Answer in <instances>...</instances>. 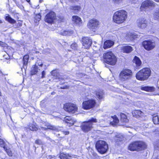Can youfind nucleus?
I'll list each match as a JSON object with an SVG mask.
<instances>
[{"label":"nucleus","mask_w":159,"mask_h":159,"mask_svg":"<svg viewBox=\"0 0 159 159\" xmlns=\"http://www.w3.org/2000/svg\"><path fill=\"white\" fill-rule=\"evenodd\" d=\"M114 43L111 40H106L104 42L103 48L104 49H106L111 48L113 45Z\"/></svg>","instance_id":"26"},{"label":"nucleus","mask_w":159,"mask_h":159,"mask_svg":"<svg viewBox=\"0 0 159 159\" xmlns=\"http://www.w3.org/2000/svg\"><path fill=\"white\" fill-rule=\"evenodd\" d=\"M39 52H36V53H38Z\"/></svg>","instance_id":"64"},{"label":"nucleus","mask_w":159,"mask_h":159,"mask_svg":"<svg viewBox=\"0 0 159 159\" xmlns=\"http://www.w3.org/2000/svg\"><path fill=\"white\" fill-rule=\"evenodd\" d=\"M4 150L7 153V155L10 157H12L13 156V153L10 148H7V147L4 149Z\"/></svg>","instance_id":"37"},{"label":"nucleus","mask_w":159,"mask_h":159,"mask_svg":"<svg viewBox=\"0 0 159 159\" xmlns=\"http://www.w3.org/2000/svg\"><path fill=\"white\" fill-rule=\"evenodd\" d=\"M147 148V145L144 142L140 141H135L129 144L128 150L131 151H139L144 150Z\"/></svg>","instance_id":"2"},{"label":"nucleus","mask_w":159,"mask_h":159,"mask_svg":"<svg viewBox=\"0 0 159 159\" xmlns=\"http://www.w3.org/2000/svg\"><path fill=\"white\" fill-rule=\"evenodd\" d=\"M51 75L55 79H60V75L59 73L57 71V70L55 69L52 70L51 72Z\"/></svg>","instance_id":"31"},{"label":"nucleus","mask_w":159,"mask_h":159,"mask_svg":"<svg viewBox=\"0 0 159 159\" xmlns=\"http://www.w3.org/2000/svg\"><path fill=\"white\" fill-rule=\"evenodd\" d=\"M97 151L100 154L106 153L108 150V146L106 142L102 140L97 141L95 145Z\"/></svg>","instance_id":"7"},{"label":"nucleus","mask_w":159,"mask_h":159,"mask_svg":"<svg viewBox=\"0 0 159 159\" xmlns=\"http://www.w3.org/2000/svg\"><path fill=\"white\" fill-rule=\"evenodd\" d=\"M41 18V16L40 13L36 14L34 17V20L35 22L40 20Z\"/></svg>","instance_id":"42"},{"label":"nucleus","mask_w":159,"mask_h":159,"mask_svg":"<svg viewBox=\"0 0 159 159\" xmlns=\"http://www.w3.org/2000/svg\"><path fill=\"white\" fill-rule=\"evenodd\" d=\"M4 75V74L2 72L1 70H0V76H2Z\"/></svg>","instance_id":"53"},{"label":"nucleus","mask_w":159,"mask_h":159,"mask_svg":"<svg viewBox=\"0 0 159 159\" xmlns=\"http://www.w3.org/2000/svg\"><path fill=\"white\" fill-rule=\"evenodd\" d=\"M35 144L39 145L43 144L42 141L39 139H36L35 141Z\"/></svg>","instance_id":"48"},{"label":"nucleus","mask_w":159,"mask_h":159,"mask_svg":"<svg viewBox=\"0 0 159 159\" xmlns=\"http://www.w3.org/2000/svg\"><path fill=\"white\" fill-rule=\"evenodd\" d=\"M0 146L3 148L4 149L7 147L5 142L3 139L1 138H0Z\"/></svg>","instance_id":"41"},{"label":"nucleus","mask_w":159,"mask_h":159,"mask_svg":"<svg viewBox=\"0 0 159 159\" xmlns=\"http://www.w3.org/2000/svg\"><path fill=\"white\" fill-rule=\"evenodd\" d=\"M123 0H112L113 2L115 4H119Z\"/></svg>","instance_id":"49"},{"label":"nucleus","mask_w":159,"mask_h":159,"mask_svg":"<svg viewBox=\"0 0 159 159\" xmlns=\"http://www.w3.org/2000/svg\"><path fill=\"white\" fill-rule=\"evenodd\" d=\"M96 105V102L95 99H89L84 101L82 103V108L85 110H89L93 109Z\"/></svg>","instance_id":"9"},{"label":"nucleus","mask_w":159,"mask_h":159,"mask_svg":"<svg viewBox=\"0 0 159 159\" xmlns=\"http://www.w3.org/2000/svg\"><path fill=\"white\" fill-rule=\"evenodd\" d=\"M153 16L155 20L159 21V8L155 11L153 14Z\"/></svg>","instance_id":"36"},{"label":"nucleus","mask_w":159,"mask_h":159,"mask_svg":"<svg viewBox=\"0 0 159 159\" xmlns=\"http://www.w3.org/2000/svg\"><path fill=\"white\" fill-rule=\"evenodd\" d=\"M56 93L55 92H52L51 93V94L53 95L55 94Z\"/></svg>","instance_id":"57"},{"label":"nucleus","mask_w":159,"mask_h":159,"mask_svg":"<svg viewBox=\"0 0 159 159\" xmlns=\"http://www.w3.org/2000/svg\"><path fill=\"white\" fill-rule=\"evenodd\" d=\"M100 22L97 19L93 18L89 20L87 24L88 28L93 32L99 29Z\"/></svg>","instance_id":"8"},{"label":"nucleus","mask_w":159,"mask_h":159,"mask_svg":"<svg viewBox=\"0 0 159 159\" xmlns=\"http://www.w3.org/2000/svg\"><path fill=\"white\" fill-rule=\"evenodd\" d=\"M97 120L96 118L92 117L88 120L83 122L80 126V128L82 131L84 132H88L91 131L93 128V123H97Z\"/></svg>","instance_id":"5"},{"label":"nucleus","mask_w":159,"mask_h":159,"mask_svg":"<svg viewBox=\"0 0 159 159\" xmlns=\"http://www.w3.org/2000/svg\"><path fill=\"white\" fill-rule=\"evenodd\" d=\"M58 20L60 22H64L65 20V18L63 15H59L58 16Z\"/></svg>","instance_id":"44"},{"label":"nucleus","mask_w":159,"mask_h":159,"mask_svg":"<svg viewBox=\"0 0 159 159\" xmlns=\"http://www.w3.org/2000/svg\"><path fill=\"white\" fill-rule=\"evenodd\" d=\"M2 23V21L1 20H0V23Z\"/></svg>","instance_id":"61"},{"label":"nucleus","mask_w":159,"mask_h":159,"mask_svg":"<svg viewBox=\"0 0 159 159\" xmlns=\"http://www.w3.org/2000/svg\"><path fill=\"white\" fill-rule=\"evenodd\" d=\"M62 132L65 135H68L70 134V132L68 131H63Z\"/></svg>","instance_id":"51"},{"label":"nucleus","mask_w":159,"mask_h":159,"mask_svg":"<svg viewBox=\"0 0 159 159\" xmlns=\"http://www.w3.org/2000/svg\"><path fill=\"white\" fill-rule=\"evenodd\" d=\"M152 120L155 125L159 124V116L157 113H155L152 115Z\"/></svg>","instance_id":"32"},{"label":"nucleus","mask_w":159,"mask_h":159,"mask_svg":"<svg viewBox=\"0 0 159 159\" xmlns=\"http://www.w3.org/2000/svg\"><path fill=\"white\" fill-rule=\"evenodd\" d=\"M65 84V83H60V84L61 85H62L60 87V88L61 89H69L70 88V86L69 85L64 84Z\"/></svg>","instance_id":"45"},{"label":"nucleus","mask_w":159,"mask_h":159,"mask_svg":"<svg viewBox=\"0 0 159 159\" xmlns=\"http://www.w3.org/2000/svg\"><path fill=\"white\" fill-rule=\"evenodd\" d=\"M16 19L18 21H20V22H18L16 25L17 27L18 28V27H21L22 25V21L19 20H18L19 19V17L17 16Z\"/></svg>","instance_id":"47"},{"label":"nucleus","mask_w":159,"mask_h":159,"mask_svg":"<svg viewBox=\"0 0 159 159\" xmlns=\"http://www.w3.org/2000/svg\"><path fill=\"white\" fill-rule=\"evenodd\" d=\"M156 2H159V0H153Z\"/></svg>","instance_id":"59"},{"label":"nucleus","mask_w":159,"mask_h":159,"mask_svg":"<svg viewBox=\"0 0 159 159\" xmlns=\"http://www.w3.org/2000/svg\"><path fill=\"white\" fill-rule=\"evenodd\" d=\"M6 16L5 17V19L11 24H14L16 22V20L11 18L8 14H6Z\"/></svg>","instance_id":"33"},{"label":"nucleus","mask_w":159,"mask_h":159,"mask_svg":"<svg viewBox=\"0 0 159 159\" xmlns=\"http://www.w3.org/2000/svg\"><path fill=\"white\" fill-rule=\"evenodd\" d=\"M155 6V3L150 0H146L143 1L140 7L141 11H145L148 8H153Z\"/></svg>","instance_id":"13"},{"label":"nucleus","mask_w":159,"mask_h":159,"mask_svg":"<svg viewBox=\"0 0 159 159\" xmlns=\"http://www.w3.org/2000/svg\"><path fill=\"white\" fill-rule=\"evenodd\" d=\"M69 157H70L69 154H66L63 153H61L59 156V157L61 159H69Z\"/></svg>","instance_id":"39"},{"label":"nucleus","mask_w":159,"mask_h":159,"mask_svg":"<svg viewBox=\"0 0 159 159\" xmlns=\"http://www.w3.org/2000/svg\"><path fill=\"white\" fill-rule=\"evenodd\" d=\"M82 44L85 49H88L91 46L92 40L88 37H83L82 38Z\"/></svg>","instance_id":"15"},{"label":"nucleus","mask_w":159,"mask_h":159,"mask_svg":"<svg viewBox=\"0 0 159 159\" xmlns=\"http://www.w3.org/2000/svg\"><path fill=\"white\" fill-rule=\"evenodd\" d=\"M57 19L56 14L53 11H50L44 17V20L47 23L52 24Z\"/></svg>","instance_id":"10"},{"label":"nucleus","mask_w":159,"mask_h":159,"mask_svg":"<svg viewBox=\"0 0 159 159\" xmlns=\"http://www.w3.org/2000/svg\"><path fill=\"white\" fill-rule=\"evenodd\" d=\"M137 25L139 28L143 29L148 26V21L145 17L140 18L137 20Z\"/></svg>","instance_id":"14"},{"label":"nucleus","mask_w":159,"mask_h":159,"mask_svg":"<svg viewBox=\"0 0 159 159\" xmlns=\"http://www.w3.org/2000/svg\"><path fill=\"white\" fill-rule=\"evenodd\" d=\"M111 117L113 119L112 121L110 122V125L115 126L117 125L119 122V120L116 115L111 116Z\"/></svg>","instance_id":"23"},{"label":"nucleus","mask_w":159,"mask_h":159,"mask_svg":"<svg viewBox=\"0 0 159 159\" xmlns=\"http://www.w3.org/2000/svg\"><path fill=\"white\" fill-rule=\"evenodd\" d=\"M2 96V93L1 92H0V96L1 97ZM2 100L1 98H0V102H2Z\"/></svg>","instance_id":"55"},{"label":"nucleus","mask_w":159,"mask_h":159,"mask_svg":"<svg viewBox=\"0 0 159 159\" xmlns=\"http://www.w3.org/2000/svg\"><path fill=\"white\" fill-rule=\"evenodd\" d=\"M153 159H159V155H157L155 156Z\"/></svg>","instance_id":"54"},{"label":"nucleus","mask_w":159,"mask_h":159,"mask_svg":"<svg viewBox=\"0 0 159 159\" xmlns=\"http://www.w3.org/2000/svg\"><path fill=\"white\" fill-rule=\"evenodd\" d=\"M45 126L46 127H41V129L44 130H47L48 129L56 130V131H58L57 128L55 127V126L52 125H51L49 124H46Z\"/></svg>","instance_id":"25"},{"label":"nucleus","mask_w":159,"mask_h":159,"mask_svg":"<svg viewBox=\"0 0 159 159\" xmlns=\"http://www.w3.org/2000/svg\"><path fill=\"white\" fill-rule=\"evenodd\" d=\"M18 14L17 13H16V14L15 15H17Z\"/></svg>","instance_id":"63"},{"label":"nucleus","mask_w":159,"mask_h":159,"mask_svg":"<svg viewBox=\"0 0 159 159\" xmlns=\"http://www.w3.org/2000/svg\"><path fill=\"white\" fill-rule=\"evenodd\" d=\"M132 114L133 116L138 118L143 115V112L139 110H134L132 111Z\"/></svg>","instance_id":"27"},{"label":"nucleus","mask_w":159,"mask_h":159,"mask_svg":"<svg viewBox=\"0 0 159 159\" xmlns=\"http://www.w3.org/2000/svg\"><path fill=\"white\" fill-rule=\"evenodd\" d=\"M81 9V7L79 6H72L70 7V10L74 13L78 12Z\"/></svg>","instance_id":"35"},{"label":"nucleus","mask_w":159,"mask_h":159,"mask_svg":"<svg viewBox=\"0 0 159 159\" xmlns=\"http://www.w3.org/2000/svg\"><path fill=\"white\" fill-rule=\"evenodd\" d=\"M120 120L122 123H127L129 121L127 116L122 112L120 113Z\"/></svg>","instance_id":"22"},{"label":"nucleus","mask_w":159,"mask_h":159,"mask_svg":"<svg viewBox=\"0 0 159 159\" xmlns=\"http://www.w3.org/2000/svg\"><path fill=\"white\" fill-rule=\"evenodd\" d=\"M94 93L96 99L101 101L104 98V93L102 90H97L94 92Z\"/></svg>","instance_id":"18"},{"label":"nucleus","mask_w":159,"mask_h":159,"mask_svg":"<svg viewBox=\"0 0 159 159\" xmlns=\"http://www.w3.org/2000/svg\"><path fill=\"white\" fill-rule=\"evenodd\" d=\"M78 47V45L75 42H74L70 45V48L74 50H77Z\"/></svg>","instance_id":"43"},{"label":"nucleus","mask_w":159,"mask_h":159,"mask_svg":"<svg viewBox=\"0 0 159 159\" xmlns=\"http://www.w3.org/2000/svg\"><path fill=\"white\" fill-rule=\"evenodd\" d=\"M42 76H41V78H43L45 77V72L44 70L43 71L41 72Z\"/></svg>","instance_id":"50"},{"label":"nucleus","mask_w":159,"mask_h":159,"mask_svg":"<svg viewBox=\"0 0 159 159\" xmlns=\"http://www.w3.org/2000/svg\"><path fill=\"white\" fill-rule=\"evenodd\" d=\"M142 46L147 51L152 50L155 47V43L150 39L145 40L142 43Z\"/></svg>","instance_id":"12"},{"label":"nucleus","mask_w":159,"mask_h":159,"mask_svg":"<svg viewBox=\"0 0 159 159\" xmlns=\"http://www.w3.org/2000/svg\"><path fill=\"white\" fill-rule=\"evenodd\" d=\"M154 148L157 150H159V139L155 141L153 143Z\"/></svg>","instance_id":"38"},{"label":"nucleus","mask_w":159,"mask_h":159,"mask_svg":"<svg viewBox=\"0 0 159 159\" xmlns=\"http://www.w3.org/2000/svg\"><path fill=\"white\" fill-rule=\"evenodd\" d=\"M128 17L127 12L124 10H120L115 11L112 18V22L118 25L121 24L125 22Z\"/></svg>","instance_id":"1"},{"label":"nucleus","mask_w":159,"mask_h":159,"mask_svg":"<svg viewBox=\"0 0 159 159\" xmlns=\"http://www.w3.org/2000/svg\"><path fill=\"white\" fill-rule=\"evenodd\" d=\"M121 50L123 53H129L133 51V48L130 46H125L122 47Z\"/></svg>","instance_id":"21"},{"label":"nucleus","mask_w":159,"mask_h":159,"mask_svg":"<svg viewBox=\"0 0 159 159\" xmlns=\"http://www.w3.org/2000/svg\"><path fill=\"white\" fill-rule=\"evenodd\" d=\"M123 138L122 137L116 136L115 137L114 141L116 144L117 145H120L123 143Z\"/></svg>","instance_id":"29"},{"label":"nucleus","mask_w":159,"mask_h":159,"mask_svg":"<svg viewBox=\"0 0 159 159\" xmlns=\"http://www.w3.org/2000/svg\"><path fill=\"white\" fill-rule=\"evenodd\" d=\"M72 20L74 24L80 25L82 24L81 18L77 16H73L72 17Z\"/></svg>","instance_id":"20"},{"label":"nucleus","mask_w":159,"mask_h":159,"mask_svg":"<svg viewBox=\"0 0 159 159\" xmlns=\"http://www.w3.org/2000/svg\"><path fill=\"white\" fill-rule=\"evenodd\" d=\"M5 52L6 53H7L8 54H9L10 53V50H5Z\"/></svg>","instance_id":"52"},{"label":"nucleus","mask_w":159,"mask_h":159,"mask_svg":"<svg viewBox=\"0 0 159 159\" xmlns=\"http://www.w3.org/2000/svg\"><path fill=\"white\" fill-rule=\"evenodd\" d=\"M133 62L135 64L137 68H140L142 63L140 59L138 57L135 56L133 59Z\"/></svg>","instance_id":"24"},{"label":"nucleus","mask_w":159,"mask_h":159,"mask_svg":"<svg viewBox=\"0 0 159 159\" xmlns=\"http://www.w3.org/2000/svg\"><path fill=\"white\" fill-rule=\"evenodd\" d=\"M141 89L142 90L148 92H153L155 90V88L153 86H145L142 87Z\"/></svg>","instance_id":"30"},{"label":"nucleus","mask_w":159,"mask_h":159,"mask_svg":"<svg viewBox=\"0 0 159 159\" xmlns=\"http://www.w3.org/2000/svg\"><path fill=\"white\" fill-rule=\"evenodd\" d=\"M103 59L104 63L111 66L115 65L117 61L116 57L111 51H108L104 53Z\"/></svg>","instance_id":"4"},{"label":"nucleus","mask_w":159,"mask_h":159,"mask_svg":"<svg viewBox=\"0 0 159 159\" xmlns=\"http://www.w3.org/2000/svg\"><path fill=\"white\" fill-rule=\"evenodd\" d=\"M63 108L64 110L69 113H74L78 110V107L76 105L71 102H67L65 103Z\"/></svg>","instance_id":"11"},{"label":"nucleus","mask_w":159,"mask_h":159,"mask_svg":"<svg viewBox=\"0 0 159 159\" xmlns=\"http://www.w3.org/2000/svg\"><path fill=\"white\" fill-rule=\"evenodd\" d=\"M42 0H40L39 1V2H42Z\"/></svg>","instance_id":"62"},{"label":"nucleus","mask_w":159,"mask_h":159,"mask_svg":"<svg viewBox=\"0 0 159 159\" xmlns=\"http://www.w3.org/2000/svg\"><path fill=\"white\" fill-rule=\"evenodd\" d=\"M29 58V56L28 54H26L23 57V66H26V67L27 66Z\"/></svg>","instance_id":"34"},{"label":"nucleus","mask_w":159,"mask_h":159,"mask_svg":"<svg viewBox=\"0 0 159 159\" xmlns=\"http://www.w3.org/2000/svg\"><path fill=\"white\" fill-rule=\"evenodd\" d=\"M28 129L33 131H37L38 130V127L36 123L33 122V123H29L27 125Z\"/></svg>","instance_id":"19"},{"label":"nucleus","mask_w":159,"mask_h":159,"mask_svg":"<svg viewBox=\"0 0 159 159\" xmlns=\"http://www.w3.org/2000/svg\"><path fill=\"white\" fill-rule=\"evenodd\" d=\"M126 39L128 41H134L138 38V35L130 32L127 33L125 36Z\"/></svg>","instance_id":"16"},{"label":"nucleus","mask_w":159,"mask_h":159,"mask_svg":"<svg viewBox=\"0 0 159 159\" xmlns=\"http://www.w3.org/2000/svg\"><path fill=\"white\" fill-rule=\"evenodd\" d=\"M38 68L36 64L33 65L30 71V75H33L36 74L38 72Z\"/></svg>","instance_id":"28"},{"label":"nucleus","mask_w":159,"mask_h":159,"mask_svg":"<svg viewBox=\"0 0 159 159\" xmlns=\"http://www.w3.org/2000/svg\"><path fill=\"white\" fill-rule=\"evenodd\" d=\"M38 65L39 66H40L41 67H42L43 66V63H41L40 64H38Z\"/></svg>","instance_id":"56"},{"label":"nucleus","mask_w":159,"mask_h":159,"mask_svg":"<svg viewBox=\"0 0 159 159\" xmlns=\"http://www.w3.org/2000/svg\"><path fill=\"white\" fill-rule=\"evenodd\" d=\"M64 121L67 123L69 127L73 125L75 121L70 116H66L64 119Z\"/></svg>","instance_id":"17"},{"label":"nucleus","mask_w":159,"mask_h":159,"mask_svg":"<svg viewBox=\"0 0 159 159\" xmlns=\"http://www.w3.org/2000/svg\"><path fill=\"white\" fill-rule=\"evenodd\" d=\"M0 45L3 47H6L7 49H10V48H11L10 47H9L7 45V43L1 41H0Z\"/></svg>","instance_id":"46"},{"label":"nucleus","mask_w":159,"mask_h":159,"mask_svg":"<svg viewBox=\"0 0 159 159\" xmlns=\"http://www.w3.org/2000/svg\"><path fill=\"white\" fill-rule=\"evenodd\" d=\"M26 0V1L27 2H29V3H30V0Z\"/></svg>","instance_id":"60"},{"label":"nucleus","mask_w":159,"mask_h":159,"mask_svg":"<svg viewBox=\"0 0 159 159\" xmlns=\"http://www.w3.org/2000/svg\"><path fill=\"white\" fill-rule=\"evenodd\" d=\"M151 71L148 67H144L140 70L135 75L138 80L144 81L148 80L151 75Z\"/></svg>","instance_id":"3"},{"label":"nucleus","mask_w":159,"mask_h":159,"mask_svg":"<svg viewBox=\"0 0 159 159\" xmlns=\"http://www.w3.org/2000/svg\"><path fill=\"white\" fill-rule=\"evenodd\" d=\"M72 32L73 31L72 30H64L61 32V34L63 36H66L72 34Z\"/></svg>","instance_id":"40"},{"label":"nucleus","mask_w":159,"mask_h":159,"mask_svg":"<svg viewBox=\"0 0 159 159\" xmlns=\"http://www.w3.org/2000/svg\"><path fill=\"white\" fill-rule=\"evenodd\" d=\"M78 0H70V1L71 2H74L75 1H77Z\"/></svg>","instance_id":"58"},{"label":"nucleus","mask_w":159,"mask_h":159,"mask_svg":"<svg viewBox=\"0 0 159 159\" xmlns=\"http://www.w3.org/2000/svg\"><path fill=\"white\" fill-rule=\"evenodd\" d=\"M133 72L130 69L125 68L122 69L120 72L118 78L119 80L121 82L128 81L133 76Z\"/></svg>","instance_id":"6"}]
</instances>
